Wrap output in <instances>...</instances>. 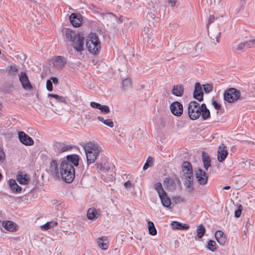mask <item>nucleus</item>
<instances>
[{
  "label": "nucleus",
  "mask_w": 255,
  "mask_h": 255,
  "mask_svg": "<svg viewBox=\"0 0 255 255\" xmlns=\"http://www.w3.org/2000/svg\"><path fill=\"white\" fill-rule=\"evenodd\" d=\"M224 99L229 103H232L238 100H242V98L239 90L234 88H230L225 91Z\"/></svg>",
  "instance_id": "423d86ee"
},
{
  "label": "nucleus",
  "mask_w": 255,
  "mask_h": 255,
  "mask_svg": "<svg viewBox=\"0 0 255 255\" xmlns=\"http://www.w3.org/2000/svg\"><path fill=\"white\" fill-rule=\"evenodd\" d=\"M152 24H154V21L152 22Z\"/></svg>",
  "instance_id": "69168bd1"
},
{
  "label": "nucleus",
  "mask_w": 255,
  "mask_h": 255,
  "mask_svg": "<svg viewBox=\"0 0 255 255\" xmlns=\"http://www.w3.org/2000/svg\"><path fill=\"white\" fill-rule=\"evenodd\" d=\"M5 156L3 149L0 147V163H2L5 160Z\"/></svg>",
  "instance_id": "de8ad7c7"
},
{
  "label": "nucleus",
  "mask_w": 255,
  "mask_h": 255,
  "mask_svg": "<svg viewBox=\"0 0 255 255\" xmlns=\"http://www.w3.org/2000/svg\"><path fill=\"white\" fill-rule=\"evenodd\" d=\"M46 88L48 91H52L53 90V85L50 80H48L46 82Z\"/></svg>",
  "instance_id": "49530a36"
},
{
  "label": "nucleus",
  "mask_w": 255,
  "mask_h": 255,
  "mask_svg": "<svg viewBox=\"0 0 255 255\" xmlns=\"http://www.w3.org/2000/svg\"><path fill=\"white\" fill-rule=\"evenodd\" d=\"M242 211V206L241 205H240L238 206V209L235 212V216L236 218H239L241 216Z\"/></svg>",
  "instance_id": "c03bdc74"
},
{
  "label": "nucleus",
  "mask_w": 255,
  "mask_h": 255,
  "mask_svg": "<svg viewBox=\"0 0 255 255\" xmlns=\"http://www.w3.org/2000/svg\"><path fill=\"white\" fill-rule=\"evenodd\" d=\"M79 157L77 154H70L66 156V160L62 161H68V163H71L73 167L77 166L79 165Z\"/></svg>",
  "instance_id": "393cba45"
},
{
  "label": "nucleus",
  "mask_w": 255,
  "mask_h": 255,
  "mask_svg": "<svg viewBox=\"0 0 255 255\" xmlns=\"http://www.w3.org/2000/svg\"><path fill=\"white\" fill-rule=\"evenodd\" d=\"M236 49V50H237L238 51H240V50H243L246 49L247 48L245 46L244 42H241L240 44H239L238 45H237Z\"/></svg>",
  "instance_id": "a18cd8bd"
},
{
  "label": "nucleus",
  "mask_w": 255,
  "mask_h": 255,
  "mask_svg": "<svg viewBox=\"0 0 255 255\" xmlns=\"http://www.w3.org/2000/svg\"><path fill=\"white\" fill-rule=\"evenodd\" d=\"M216 242L213 240H209L207 243V248L212 252H215L217 250L216 247Z\"/></svg>",
  "instance_id": "58836bf2"
},
{
  "label": "nucleus",
  "mask_w": 255,
  "mask_h": 255,
  "mask_svg": "<svg viewBox=\"0 0 255 255\" xmlns=\"http://www.w3.org/2000/svg\"><path fill=\"white\" fill-rule=\"evenodd\" d=\"M244 232L245 233V234H246L248 232V230L246 229V230L244 231Z\"/></svg>",
  "instance_id": "680f3d73"
},
{
  "label": "nucleus",
  "mask_w": 255,
  "mask_h": 255,
  "mask_svg": "<svg viewBox=\"0 0 255 255\" xmlns=\"http://www.w3.org/2000/svg\"><path fill=\"white\" fill-rule=\"evenodd\" d=\"M18 138L19 141L25 145L31 146L34 144V141L32 138L23 131L18 132Z\"/></svg>",
  "instance_id": "2eb2a0df"
},
{
  "label": "nucleus",
  "mask_w": 255,
  "mask_h": 255,
  "mask_svg": "<svg viewBox=\"0 0 255 255\" xmlns=\"http://www.w3.org/2000/svg\"><path fill=\"white\" fill-rule=\"evenodd\" d=\"M1 178H2V175H1V174L0 173V180H1Z\"/></svg>",
  "instance_id": "e2e57ef3"
},
{
  "label": "nucleus",
  "mask_w": 255,
  "mask_h": 255,
  "mask_svg": "<svg viewBox=\"0 0 255 255\" xmlns=\"http://www.w3.org/2000/svg\"><path fill=\"white\" fill-rule=\"evenodd\" d=\"M212 105L216 110H220L221 108V105L215 100H212Z\"/></svg>",
  "instance_id": "09e8293b"
},
{
  "label": "nucleus",
  "mask_w": 255,
  "mask_h": 255,
  "mask_svg": "<svg viewBox=\"0 0 255 255\" xmlns=\"http://www.w3.org/2000/svg\"><path fill=\"white\" fill-rule=\"evenodd\" d=\"M171 226L174 230H178L181 231L187 230L189 228V226L186 224H183L177 221H173L171 223Z\"/></svg>",
  "instance_id": "bb28decb"
},
{
  "label": "nucleus",
  "mask_w": 255,
  "mask_h": 255,
  "mask_svg": "<svg viewBox=\"0 0 255 255\" xmlns=\"http://www.w3.org/2000/svg\"><path fill=\"white\" fill-rule=\"evenodd\" d=\"M57 225V222L55 221L48 222L41 226V229L44 230H47L50 228L55 227Z\"/></svg>",
  "instance_id": "c9c22d12"
},
{
  "label": "nucleus",
  "mask_w": 255,
  "mask_h": 255,
  "mask_svg": "<svg viewBox=\"0 0 255 255\" xmlns=\"http://www.w3.org/2000/svg\"><path fill=\"white\" fill-rule=\"evenodd\" d=\"M122 88L124 90H128L131 88V83L130 79H124L122 83Z\"/></svg>",
  "instance_id": "72a5a7b5"
},
{
  "label": "nucleus",
  "mask_w": 255,
  "mask_h": 255,
  "mask_svg": "<svg viewBox=\"0 0 255 255\" xmlns=\"http://www.w3.org/2000/svg\"><path fill=\"white\" fill-rule=\"evenodd\" d=\"M97 242L99 247L102 250H106L109 248V244L107 237L104 236L98 238Z\"/></svg>",
  "instance_id": "cd10ccee"
},
{
  "label": "nucleus",
  "mask_w": 255,
  "mask_h": 255,
  "mask_svg": "<svg viewBox=\"0 0 255 255\" xmlns=\"http://www.w3.org/2000/svg\"><path fill=\"white\" fill-rule=\"evenodd\" d=\"M9 188L13 193H19L21 191V187L18 185L14 179H11L8 180Z\"/></svg>",
  "instance_id": "a878e982"
},
{
  "label": "nucleus",
  "mask_w": 255,
  "mask_h": 255,
  "mask_svg": "<svg viewBox=\"0 0 255 255\" xmlns=\"http://www.w3.org/2000/svg\"><path fill=\"white\" fill-rule=\"evenodd\" d=\"M188 115L192 120H197L200 116L203 120H206L210 117V112L205 104L200 105L197 102L193 101L188 105Z\"/></svg>",
  "instance_id": "f257e3e1"
},
{
  "label": "nucleus",
  "mask_w": 255,
  "mask_h": 255,
  "mask_svg": "<svg viewBox=\"0 0 255 255\" xmlns=\"http://www.w3.org/2000/svg\"><path fill=\"white\" fill-rule=\"evenodd\" d=\"M155 10L156 8L153 2L149 3L148 6L146 7V12L147 13L146 18L150 22L156 21V19L158 18V17L156 16Z\"/></svg>",
  "instance_id": "ddd939ff"
},
{
  "label": "nucleus",
  "mask_w": 255,
  "mask_h": 255,
  "mask_svg": "<svg viewBox=\"0 0 255 255\" xmlns=\"http://www.w3.org/2000/svg\"><path fill=\"white\" fill-rule=\"evenodd\" d=\"M97 119L99 121L104 123L105 125H106L110 128H113L114 126V123H113L112 120H111V119L105 120L103 117H101V116H98L97 117Z\"/></svg>",
  "instance_id": "473e14b6"
},
{
  "label": "nucleus",
  "mask_w": 255,
  "mask_h": 255,
  "mask_svg": "<svg viewBox=\"0 0 255 255\" xmlns=\"http://www.w3.org/2000/svg\"><path fill=\"white\" fill-rule=\"evenodd\" d=\"M152 160H153V159L152 157L149 156L147 158L146 162L144 163V164L143 166V169L144 170H146L150 166V164L152 162Z\"/></svg>",
  "instance_id": "a19ab883"
},
{
  "label": "nucleus",
  "mask_w": 255,
  "mask_h": 255,
  "mask_svg": "<svg viewBox=\"0 0 255 255\" xmlns=\"http://www.w3.org/2000/svg\"><path fill=\"white\" fill-rule=\"evenodd\" d=\"M1 109V105H0V109ZM1 113L0 112V115H1Z\"/></svg>",
  "instance_id": "0e129e2a"
},
{
  "label": "nucleus",
  "mask_w": 255,
  "mask_h": 255,
  "mask_svg": "<svg viewBox=\"0 0 255 255\" xmlns=\"http://www.w3.org/2000/svg\"><path fill=\"white\" fill-rule=\"evenodd\" d=\"M96 165L97 169H99L100 170L102 169V164L101 163H97Z\"/></svg>",
  "instance_id": "13d9d810"
},
{
  "label": "nucleus",
  "mask_w": 255,
  "mask_h": 255,
  "mask_svg": "<svg viewBox=\"0 0 255 255\" xmlns=\"http://www.w3.org/2000/svg\"><path fill=\"white\" fill-rule=\"evenodd\" d=\"M215 236L218 243L221 246H224L226 242V237L223 232L218 230L215 232Z\"/></svg>",
  "instance_id": "b1692460"
},
{
  "label": "nucleus",
  "mask_w": 255,
  "mask_h": 255,
  "mask_svg": "<svg viewBox=\"0 0 255 255\" xmlns=\"http://www.w3.org/2000/svg\"><path fill=\"white\" fill-rule=\"evenodd\" d=\"M185 186L186 189L189 192H191L193 190V176L185 177Z\"/></svg>",
  "instance_id": "2f4dec72"
},
{
  "label": "nucleus",
  "mask_w": 255,
  "mask_h": 255,
  "mask_svg": "<svg viewBox=\"0 0 255 255\" xmlns=\"http://www.w3.org/2000/svg\"><path fill=\"white\" fill-rule=\"evenodd\" d=\"M203 93L201 85L199 83H196L195 85L193 97L199 101H202L203 100Z\"/></svg>",
  "instance_id": "aec40b11"
},
{
  "label": "nucleus",
  "mask_w": 255,
  "mask_h": 255,
  "mask_svg": "<svg viewBox=\"0 0 255 255\" xmlns=\"http://www.w3.org/2000/svg\"><path fill=\"white\" fill-rule=\"evenodd\" d=\"M50 79L52 80V83H53L55 85H57L58 83V80L56 77H51Z\"/></svg>",
  "instance_id": "864d4df0"
},
{
  "label": "nucleus",
  "mask_w": 255,
  "mask_h": 255,
  "mask_svg": "<svg viewBox=\"0 0 255 255\" xmlns=\"http://www.w3.org/2000/svg\"><path fill=\"white\" fill-rule=\"evenodd\" d=\"M16 180L20 184L27 185L29 181V177L27 174H24L20 171L17 174Z\"/></svg>",
  "instance_id": "5701e85b"
},
{
  "label": "nucleus",
  "mask_w": 255,
  "mask_h": 255,
  "mask_svg": "<svg viewBox=\"0 0 255 255\" xmlns=\"http://www.w3.org/2000/svg\"><path fill=\"white\" fill-rule=\"evenodd\" d=\"M124 186L126 188H130L133 187L134 184H132L130 181H127L124 184Z\"/></svg>",
  "instance_id": "3c124183"
},
{
  "label": "nucleus",
  "mask_w": 255,
  "mask_h": 255,
  "mask_svg": "<svg viewBox=\"0 0 255 255\" xmlns=\"http://www.w3.org/2000/svg\"><path fill=\"white\" fill-rule=\"evenodd\" d=\"M66 38L72 42V45L75 50L81 52L84 49V38L76 32L68 29L65 33Z\"/></svg>",
  "instance_id": "20e7f679"
},
{
  "label": "nucleus",
  "mask_w": 255,
  "mask_h": 255,
  "mask_svg": "<svg viewBox=\"0 0 255 255\" xmlns=\"http://www.w3.org/2000/svg\"><path fill=\"white\" fill-rule=\"evenodd\" d=\"M182 170L184 177L193 176V169L191 164L188 161H184L182 165Z\"/></svg>",
  "instance_id": "6ab92c4d"
},
{
  "label": "nucleus",
  "mask_w": 255,
  "mask_h": 255,
  "mask_svg": "<svg viewBox=\"0 0 255 255\" xmlns=\"http://www.w3.org/2000/svg\"><path fill=\"white\" fill-rule=\"evenodd\" d=\"M170 109L172 114L179 117L183 113V106L179 102H174L170 106Z\"/></svg>",
  "instance_id": "f8f14e48"
},
{
  "label": "nucleus",
  "mask_w": 255,
  "mask_h": 255,
  "mask_svg": "<svg viewBox=\"0 0 255 255\" xmlns=\"http://www.w3.org/2000/svg\"><path fill=\"white\" fill-rule=\"evenodd\" d=\"M247 49L252 47L255 45V39H252L244 42Z\"/></svg>",
  "instance_id": "ea45409f"
},
{
  "label": "nucleus",
  "mask_w": 255,
  "mask_h": 255,
  "mask_svg": "<svg viewBox=\"0 0 255 255\" xmlns=\"http://www.w3.org/2000/svg\"><path fill=\"white\" fill-rule=\"evenodd\" d=\"M216 19H217V17L215 15H210L209 19H208V22L207 23V28H208L209 25L212 23H213L215 21V20Z\"/></svg>",
  "instance_id": "37998d69"
},
{
  "label": "nucleus",
  "mask_w": 255,
  "mask_h": 255,
  "mask_svg": "<svg viewBox=\"0 0 255 255\" xmlns=\"http://www.w3.org/2000/svg\"><path fill=\"white\" fill-rule=\"evenodd\" d=\"M53 64L58 69L63 68L67 63L66 58L62 56H55L52 59Z\"/></svg>",
  "instance_id": "dca6fc26"
},
{
  "label": "nucleus",
  "mask_w": 255,
  "mask_h": 255,
  "mask_svg": "<svg viewBox=\"0 0 255 255\" xmlns=\"http://www.w3.org/2000/svg\"><path fill=\"white\" fill-rule=\"evenodd\" d=\"M167 1H168V2L169 3V4L171 6H174L176 2V0H167Z\"/></svg>",
  "instance_id": "5fc2aeb1"
},
{
  "label": "nucleus",
  "mask_w": 255,
  "mask_h": 255,
  "mask_svg": "<svg viewBox=\"0 0 255 255\" xmlns=\"http://www.w3.org/2000/svg\"><path fill=\"white\" fill-rule=\"evenodd\" d=\"M18 70V69L15 66H10L9 71L13 74H15Z\"/></svg>",
  "instance_id": "8fccbe9b"
},
{
  "label": "nucleus",
  "mask_w": 255,
  "mask_h": 255,
  "mask_svg": "<svg viewBox=\"0 0 255 255\" xmlns=\"http://www.w3.org/2000/svg\"><path fill=\"white\" fill-rule=\"evenodd\" d=\"M250 225H251V224H250V223L249 220L247 221L246 222V229H247V230H248V229H249V228L250 227Z\"/></svg>",
  "instance_id": "6e6d98bb"
},
{
  "label": "nucleus",
  "mask_w": 255,
  "mask_h": 255,
  "mask_svg": "<svg viewBox=\"0 0 255 255\" xmlns=\"http://www.w3.org/2000/svg\"><path fill=\"white\" fill-rule=\"evenodd\" d=\"M202 159L204 168L205 170H208L209 168L211 167V160L208 154L203 151L202 154Z\"/></svg>",
  "instance_id": "7c9ffc66"
},
{
  "label": "nucleus",
  "mask_w": 255,
  "mask_h": 255,
  "mask_svg": "<svg viewBox=\"0 0 255 255\" xmlns=\"http://www.w3.org/2000/svg\"><path fill=\"white\" fill-rule=\"evenodd\" d=\"M2 225L3 227L7 231L14 232L17 229V225L11 221H4Z\"/></svg>",
  "instance_id": "4be33fe9"
},
{
  "label": "nucleus",
  "mask_w": 255,
  "mask_h": 255,
  "mask_svg": "<svg viewBox=\"0 0 255 255\" xmlns=\"http://www.w3.org/2000/svg\"><path fill=\"white\" fill-rule=\"evenodd\" d=\"M148 228L149 234L152 236L156 235L157 231L154 227V224L152 222H148Z\"/></svg>",
  "instance_id": "4c0bfd02"
},
{
  "label": "nucleus",
  "mask_w": 255,
  "mask_h": 255,
  "mask_svg": "<svg viewBox=\"0 0 255 255\" xmlns=\"http://www.w3.org/2000/svg\"><path fill=\"white\" fill-rule=\"evenodd\" d=\"M48 97L54 98L57 102L60 103H65L66 102V99L65 97L63 96H60L57 94H48Z\"/></svg>",
  "instance_id": "f704fd0d"
},
{
  "label": "nucleus",
  "mask_w": 255,
  "mask_h": 255,
  "mask_svg": "<svg viewBox=\"0 0 255 255\" xmlns=\"http://www.w3.org/2000/svg\"><path fill=\"white\" fill-rule=\"evenodd\" d=\"M221 34V32H219L218 34V35H217V36H216V41L218 43H219L220 41V37Z\"/></svg>",
  "instance_id": "4d7b16f0"
},
{
  "label": "nucleus",
  "mask_w": 255,
  "mask_h": 255,
  "mask_svg": "<svg viewBox=\"0 0 255 255\" xmlns=\"http://www.w3.org/2000/svg\"><path fill=\"white\" fill-rule=\"evenodd\" d=\"M87 165L95 162L98 155L101 151V147L97 143L89 142L86 143L84 146Z\"/></svg>",
  "instance_id": "7ed1b4c3"
},
{
  "label": "nucleus",
  "mask_w": 255,
  "mask_h": 255,
  "mask_svg": "<svg viewBox=\"0 0 255 255\" xmlns=\"http://www.w3.org/2000/svg\"><path fill=\"white\" fill-rule=\"evenodd\" d=\"M174 200L176 203H179L180 202H184L185 199L182 197H176L174 198Z\"/></svg>",
  "instance_id": "603ef678"
},
{
  "label": "nucleus",
  "mask_w": 255,
  "mask_h": 255,
  "mask_svg": "<svg viewBox=\"0 0 255 255\" xmlns=\"http://www.w3.org/2000/svg\"><path fill=\"white\" fill-rule=\"evenodd\" d=\"M86 46L88 51L94 55L99 53L101 50V44L98 36L91 33L86 39Z\"/></svg>",
  "instance_id": "39448f33"
},
{
  "label": "nucleus",
  "mask_w": 255,
  "mask_h": 255,
  "mask_svg": "<svg viewBox=\"0 0 255 255\" xmlns=\"http://www.w3.org/2000/svg\"><path fill=\"white\" fill-rule=\"evenodd\" d=\"M59 162L57 159H52L50 162L49 170L52 175L56 178H60V171L59 169Z\"/></svg>",
  "instance_id": "1a4fd4ad"
},
{
  "label": "nucleus",
  "mask_w": 255,
  "mask_h": 255,
  "mask_svg": "<svg viewBox=\"0 0 255 255\" xmlns=\"http://www.w3.org/2000/svg\"><path fill=\"white\" fill-rule=\"evenodd\" d=\"M154 188L158 193L161 200L162 205L165 208H169L171 205L170 199L167 196L160 182L156 183L154 185Z\"/></svg>",
  "instance_id": "0eeeda50"
},
{
  "label": "nucleus",
  "mask_w": 255,
  "mask_h": 255,
  "mask_svg": "<svg viewBox=\"0 0 255 255\" xmlns=\"http://www.w3.org/2000/svg\"><path fill=\"white\" fill-rule=\"evenodd\" d=\"M184 88L182 85L179 84L173 86L172 93L177 97H181L184 93Z\"/></svg>",
  "instance_id": "c85d7f7f"
},
{
  "label": "nucleus",
  "mask_w": 255,
  "mask_h": 255,
  "mask_svg": "<svg viewBox=\"0 0 255 255\" xmlns=\"http://www.w3.org/2000/svg\"><path fill=\"white\" fill-rule=\"evenodd\" d=\"M60 177L66 183H71L75 175V168L73 165L68 161H61L60 164Z\"/></svg>",
  "instance_id": "f03ea898"
},
{
  "label": "nucleus",
  "mask_w": 255,
  "mask_h": 255,
  "mask_svg": "<svg viewBox=\"0 0 255 255\" xmlns=\"http://www.w3.org/2000/svg\"><path fill=\"white\" fill-rule=\"evenodd\" d=\"M108 15L110 17H114V15H113V13H108Z\"/></svg>",
  "instance_id": "052dcab7"
},
{
  "label": "nucleus",
  "mask_w": 255,
  "mask_h": 255,
  "mask_svg": "<svg viewBox=\"0 0 255 255\" xmlns=\"http://www.w3.org/2000/svg\"><path fill=\"white\" fill-rule=\"evenodd\" d=\"M69 19L70 22L74 27H79L82 24V18L79 14L72 13L69 17Z\"/></svg>",
  "instance_id": "a211bd4d"
},
{
  "label": "nucleus",
  "mask_w": 255,
  "mask_h": 255,
  "mask_svg": "<svg viewBox=\"0 0 255 255\" xmlns=\"http://www.w3.org/2000/svg\"><path fill=\"white\" fill-rule=\"evenodd\" d=\"M205 228L201 225H200L197 226L196 232H197V236L198 238L201 239L204 236L205 233Z\"/></svg>",
  "instance_id": "e433bc0d"
},
{
  "label": "nucleus",
  "mask_w": 255,
  "mask_h": 255,
  "mask_svg": "<svg viewBox=\"0 0 255 255\" xmlns=\"http://www.w3.org/2000/svg\"><path fill=\"white\" fill-rule=\"evenodd\" d=\"M230 188V186H226L223 188V189H225V190H228Z\"/></svg>",
  "instance_id": "bf43d9fd"
},
{
  "label": "nucleus",
  "mask_w": 255,
  "mask_h": 255,
  "mask_svg": "<svg viewBox=\"0 0 255 255\" xmlns=\"http://www.w3.org/2000/svg\"><path fill=\"white\" fill-rule=\"evenodd\" d=\"M53 146L55 151L59 153L68 151L72 148V146L65 142L57 141L54 142Z\"/></svg>",
  "instance_id": "4468645a"
},
{
  "label": "nucleus",
  "mask_w": 255,
  "mask_h": 255,
  "mask_svg": "<svg viewBox=\"0 0 255 255\" xmlns=\"http://www.w3.org/2000/svg\"><path fill=\"white\" fill-rule=\"evenodd\" d=\"M100 215V212L95 208H90L87 211V217L89 220H96Z\"/></svg>",
  "instance_id": "c756f323"
},
{
  "label": "nucleus",
  "mask_w": 255,
  "mask_h": 255,
  "mask_svg": "<svg viewBox=\"0 0 255 255\" xmlns=\"http://www.w3.org/2000/svg\"><path fill=\"white\" fill-rule=\"evenodd\" d=\"M177 182H179L177 179L167 177L164 180L163 184L167 190L173 191L176 188Z\"/></svg>",
  "instance_id": "9b49d317"
},
{
  "label": "nucleus",
  "mask_w": 255,
  "mask_h": 255,
  "mask_svg": "<svg viewBox=\"0 0 255 255\" xmlns=\"http://www.w3.org/2000/svg\"><path fill=\"white\" fill-rule=\"evenodd\" d=\"M195 177L198 183L201 185H205L208 182V176L202 169L199 168L195 171Z\"/></svg>",
  "instance_id": "6e6552de"
},
{
  "label": "nucleus",
  "mask_w": 255,
  "mask_h": 255,
  "mask_svg": "<svg viewBox=\"0 0 255 255\" xmlns=\"http://www.w3.org/2000/svg\"><path fill=\"white\" fill-rule=\"evenodd\" d=\"M228 152L226 146L224 144H222L218 147L217 159L218 160L222 162L225 160Z\"/></svg>",
  "instance_id": "f3484780"
},
{
  "label": "nucleus",
  "mask_w": 255,
  "mask_h": 255,
  "mask_svg": "<svg viewBox=\"0 0 255 255\" xmlns=\"http://www.w3.org/2000/svg\"><path fill=\"white\" fill-rule=\"evenodd\" d=\"M19 80L22 86V88L26 90L30 91L32 89V86L30 84L28 78L26 73L24 72H21L19 74Z\"/></svg>",
  "instance_id": "9d476101"
},
{
  "label": "nucleus",
  "mask_w": 255,
  "mask_h": 255,
  "mask_svg": "<svg viewBox=\"0 0 255 255\" xmlns=\"http://www.w3.org/2000/svg\"><path fill=\"white\" fill-rule=\"evenodd\" d=\"M90 106L93 108L99 109L101 113L104 114H107L110 112L109 107L107 105H102L99 103L91 102Z\"/></svg>",
  "instance_id": "412c9836"
},
{
  "label": "nucleus",
  "mask_w": 255,
  "mask_h": 255,
  "mask_svg": "<svg viewBox=\"0 0 255 255\" xmlns=\"http://www.w3.org/2000/svg\"><path fill=\"white\" fill-rule=\"evenodd\" d=\"M203 88L206 93H209L212 91L213 86L211 84H207L205 85H203Z\"/></svg>",
  "instance_id": "79ce46f5"
}]
</instances>
